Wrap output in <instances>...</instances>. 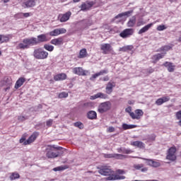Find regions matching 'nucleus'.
<instances>
[{"label": "nucleus", "instance_id": "33", "mask_svg": "<svg viewBox=\"0 0 181 181\" xmlns=\"http://www.w3.org/2000/svg\"><path fill=\"white\" fill-rule=\"evenodd\" d=\"M117 152H119V153H126L127 155H129V153H132L134 151L129 148H117Z\"/></svg>", "mask_w": 181, "mask_h": 181}, {"label": "nucleus", "instance_id": "55", "mask_svg": "<svg viewBox=\"0 0 181 181\" xmlns=\"http://www.w3.org/2000/svg\"><path fill=\"white\" fill-rule=\"evenodd\" d=\"M177 119H181V110L176 112Z\"/></svg>", "mask_w": 181, "mask_h": 181}, {"label": "nucleus", "instance_id": "29", "mask_svg": "<svg viewBox=\"0 0 181 181\" xmlns=\"http://www.w3.org/2000/svg\"><path fill=\"white\" fill-rule=\"evenodd\" d=\"M25 81H26V78H19L17 81L16 82L15 84V88H16V90H18V88H20V87H22V86H23V83H25Z\"/></svg>", "mask_w": 181, "mask_h": 181}, {"label": "nucleus", "instance_id": "48", "mask_svg": "<svg viewBox=\"0 0 181 181\" xmlns=\"http://www.w3.org/2000/svg\"><path fill=\"white\" fill-rule=\"evenodd\" d=\"M165 29H167V28L165 26V25H160L157 27V30H158V32L165 30Z\"/></svg>", "mask_w": 181, "mask_h": 181}, {"label": "nucleus", "instance_id": "43", "mask_svg": "<svg viewBox=\"0 0 181 181\" xmlns=\"http://www.w3.org/2000/svg\"><path fill=\"white\" fill-rule=\"evenodd\" d=\"M74 127L79 128V129H83L84 128V124L81 122H76L74 124Z\"/></svg>", "mask_w": 181, "mask_h": 181}, {"label": "nucleus", "instance_id": "19", "mask_svg": "<svg viewBox=\"0 0 181 181\" xmlns=\"http://www.w3.org/2000/svg\"><path fill=\"white\" fill-rule=\"evenodd\" d=\"M116 83L114 81H110L107 83L105 90H106V93L107 94H111L112 93V90L114 87H115Z\"/></svg>", "mask_w": 181, "mask_h": 181}, {"label": "nucleus", "instance_id": "18", "mask_svg": "<svg viewBox=\"0 0 181 181\" xmlns=\"http://www.w3.org/2000/svg\"><path fill=\"white\" fill-rule=\"evenodd\" d=\"M22 6L24 8H33L36 6V1L35 0H27L23 3Z\"/></svg>", "mask_w": 181, "mask_h": 181}, {"label": "nucleus", "instance_id": "16", "mask_svg": "<svg viewBox=\"0 0 181 181\" xmlns=\"http://www.w3.org/2000/svg\"><path fill=\"white\" fill-rule=\"evenodd\" d=\"M70 16H71V11H68L64 14L59 15V21L60 22H67L69 19H70Z\"/></svg>", "mask_w": 181, "mask_h": 181}, {"label": "nucleus", "instance_id": "63", "mask_svg": "<svg viewBox=\"0 0 181 181\" xmlns=\"http://www.w3.org/2000/svg\"><path fill=\"white\" fill-rule=\"evenodd\" d=\"M37 108L42 109V108H43V105L40 104L37 105Z\"/></svg>", "mask_w": 181, "mask_h": 181}, {"label": "nucleus", "instance_id": "7", "mask_svg": "<svg viewBox=\"0 0 181 181\" xmlns=\"http://www.w3.org/2000/svg\"><path fill=\"white\" fill-rule=\"evenodd\" d=\"M132 35H134L133 28H126L119 33V36L120 37H122V39L130 37V36H132Z\"/></svg>", "mask_w": 181, "mask_h": 181}, {"label": "nucleus", "instance_id": "20", "mask_svg": "<svg viewBox=\"0 0 181 181\" xmlns=\"http://www.w3.org/2000/svg\"><path fill=\"white\" fill-rule=\"evenodd\" d=\"M67 79V74L64 73L58 74L54 76V81H64Z\"/></svg>", "mask_w": 181, "mask_h": 181}, {"label": "nucleus", "instance_id": "22", "mask_svg": "<svg viewBox=\"0 0 181 181\" xmlns=\"http://www.w3.org/2000/svg\"><path fill=\"white\" fill-rule=\"evenodd\" d=\"M163 66L168 69L169 73H173V71H175V67H176V66L173 65V63L169 62H165Z\"/></svg>", "mask_w": 181, "mask_h": 181}, {"label": "nucleus", "instance_id": "56", "mask_svg": "<svg viewBox=\"0 0 181 181\" xmlns=\"http://www.w3.org/2000/svg\"><path fill=\"white\" fill-rule=\"evenodd\" d=\"M116 173H117V175H124L125 171L124 170H117Z\"/></svg>", "mask_w": 181, "mask_h": 181}, {"label": "nucleus", "instance_id": "24", "mask_svg": "<svg viewBox=\"0 0 181 181\" xmlns=\"http://www.w3.org/2000/svg\"><path fill=\"white\" fill-rule=\"evenodd\" d=\"M63 37H59L58 38L52 39L50 41L51 45H54V46H62L63 45Z\"/></svg>", "mask_w": 181, "mask_h": 181}, {"label": "nucleus", "instance_id": "45", "mask_svg": "<svg viewBox=\"0 0 181 181\" xmlns=\"http://www.w3.org/2000/svg\"><path fill=\"white\" fill-rule=\"evenodd\" d=\"M58 97L59 98H67V97H69V93L62 92L59 94Z\"/></svg>", "mask_w": 181, "mask_h": 181}, {"label": "nucleus", "instance_id": "62", "mask_svg": "<svg viewBox=\"0 0 181 181\" xmlns=\"http://www.w3.org/2000/svg\"><path fill=\"white\" fill-rule=\"evenodd\" d=\"M108 80H110V77H108V76H106L103 78V81H108Z\"/></svg>", "mask_w": 181, "mask_h": 181}, {"label": "nucleus", "instance_id": "57", "mask_svg": "<svg viewBox=\"0 0 181 181\" xmlns=\"http://www.w3.org/2000/svg\"><path fill=\"white\" fill-rule=\"evenodd\" d=\"M26 141V137L25 136H23L22 138L20 139V144H25Z\"/></svg>", "mask_w": 181, "mask_h": 181}, {"label": "nucleus", "instance_id": "61", "mask_svg": "<svg viewBox=\"0 0 181 181\" xmlns=\"http://www.w3.org/2000/svg\"><path fill=\"white\" fill-rule=\"evenodd\" d=\"M137 26H142L144 25V21L142 20H140L136 23Z\"/></svg>", "mask_w": 181, "mask_h": 181}, {"label": "nucleus", "instance_id": "34", "mask_svg": "<svg viewBox=\"0 0 181 181\" xmlns=\"http://www.w3.org/2000/svg\"><path fill=\"white\" fill-rule=\"evenodd\" d=\"M173 46L172 45H164L159 48L157 52H169V50H172Z\"/></svg>", "mask_w": 181, "mask_h": 181}, {"label": "nucleus", "instance_id": "10", "mask_svg": "<svg viewBox=\"0 0 181 181\" xmlns=\"http://www.w3.org/2000/svg\"><path fill=\"white\" fill-rule=\"evenodd\" d=\"M74 74H77V76H87L88 74V71L83 69L81 67H75L72 69Z\"/></svg>", "mask_w": 181, "mask_h": 181}, {"label": "nucleus", "instance_id": "50", "mask_svg": "<svg viewBox=\"0 0 181 181\" xmlns=\"http://www.w3.org/2000/svg\"><path fill=\"white\" fill-rule=\"evenodd\" d=\"M125 111L128 112L130 117H131V114H134V112H132V107L131 106L127 107L125 109Z\"/></svg>", "mask_w": 181, "mask_h": 181}, {"label": "nucleus", "instance_id": "2", "mask_svg": "<svg viewBox=\"0 0 181 181\" xmlns=\"http://www.w3.org/2000/svg\"><path fill=\"white\" fill-rule=\"evenodd\" d=\"M33 56H34L35 59H37V60H45L49 57V52L42 48H36L34 49Z\"/></svg>", "mask_w": 181, "mask_h": 181}, {"label": "nucleus", "instance_id": "32", "mask_svg": "<svg viewBox=\"0 0 181 181\" xmlns=\"http://www.w3.org/2000/svg\"><path fill=\"white\" fill-rule=\"evenodd\" d=\"M88 119H97V112L95 111L90 110L87 113Z\"/></svg>", "mask_w": 181, "mask_h": 181}, {"label": "nucleus", "instance_id": "11", "mask_svg": "<svg viewBox=\"0 0 181 181\" xmlns=\"http://www.w3.org/2000/svg\"><path fill=\"white\" fill-rule=\"evenodd\" d=\"M144 116V111L141 109H136L134 113H131L132 119H141V117Z\"/></svg>", "mask_w": 181, "mask_h": 181}, {"label": "nucleus", "instance_id": "9", "mask_svg": "<svg viewBox=\"0 0 181 181\" xmlns=\"http://www.w3.org/2000/svg\"><path fill=\"white\" fill-rule=\"evenodd\" d=\"M37 38L33 37V39H35V45H39V43H43L45 42H47L49 40L47 39V37L46 36V34H41L37 35Z\"/></svg>", "mask_w": 181, "mask_h": 181}, {"label": "nucleus", "instance_id": "35", "mask_svg": "<svg viewBox=\"0 0 181 181\" xmlns=\"http://www.w3.org/2000/svg\"><path fill=\"white\" fill-rule=\"evenodd\" d=\"M84 57H87V49L86 48L80 50L78 59H84Z\"/></svg>", "mask_w": 181, "mask_h": 181}, {"label": "nucleus", "instance_id": "54", "mask_svg": "<svg viewBox=\"0 0 181 181\" xmlns=\"http://www.w3.org/2000/svg\"><path fill=\"white\" fill-rule=\"evenodd\" d=\"M97 77H100V76L98 75V73H96L92 75V76L90 78V80L91 81L95 80V78H97Z\"/></svg>", "mask_w": 181, "mask_h": 181}, {"label": "nucleus", "instance_id": "4", "mask_svg": "<svg viewBox=\"0 0 181 181\" xmlns=\"http://www.w3.org/2000/svg\"><path fill=\"white\" fill-rule=\"evenodd\" d=\"M176 146H173V147H170L168 151L166 156V159L168 160H172L173 162L175 161L177 158L176 157Z\"/></svg>", "mask_w": 181, "mask_h": 181}, {"label": "nucleus", "instance_id": "58", "mask_svg": "<svg viewBox=\"0 0 181 181\" xmlns=\"http://www.w3.org/2000/svg\"><path fill=\"white\" fill-rule=\"evenodd\" d=\"M18 121H25L26 119V117H25V116H18Z\"/></svg>", "mask_w": 181, "mask_h": 181}, {"label": "nucleus", "instance_id": "31", "mask_svg": "<svg viewBox=\"0 0 181 181\" xmlns=\"http://www.w3.org/2000/svg\"><path fill=\"white\" fill-rule=\"evenodd\" d=\"M131 145H132V146H137V148H140V149L145 148V144L139 141H133Z\"/></svg>", "mask_w": 181, "mask_h": 181}, {"label": "nucleus", "instance_id": "27", "mask_svg": "<svg viewBox=\"0 0 181 181\" xmlns=\"http://www.w3.org/2000/svg\"><path fill=\"white\" fill-rule=\"evenodd\" d=\"M59 155H60L59 152L54 153L53 152V151L50 150L47 152L46 156L49 159H53L54 158H57V156H59Z\"/></svg>", "mask_w": 181, "mask_h": 181}, {"label": "nucleus", "instance_id": "52", "mask_svg": "<svg viewBox=\"0 0 181 181\" xmlns=\"http://www.w3.org/2000/svg\"><path fill=\"white\" fill-rule=\"evenodd\" d=\"M146 71L147 74H152V73H153V71H155V69L152 67H150V68L146 69Z\"/></svg>", "mask_w": 181, "mask_h": 181}, {"label": "nucleus", "instance_id": "64", "mask_svg": "<svg viewBox=\"0 0 181 181\" xmlns=\"http://www.w3.org/2000/svg\"><path fill=\"white\" fill-rule=\"evenodd\" d=\"M180 120L178 122V125H180V127H181V119H180Z\"/></svg>", "mask_w": 181, "mask_h": 181}, {"label": "nucleus", "instance_id": "26", "mask_svg": "<svg viewBox=\"0 0 181 181\" xmlns=\"http://www.w3.org/2000/svg\"><path fill=\"white\" fill-rule=\"evenodd\" d=\"M133 168L136 169V170H141L143 173L148 172V167H144V164H134Z\"/></svg>", "mask_w": 181, "mask_h": 181}, {"label": "nucleus", "instance_id": "12", "mask_svg": "<svg viewBox=\"0 0 181 181\" xmlns=\"http://www.w3.org/2000/svg\"><path fill=\"white\" fill-rule=\"evenodd\" d=\"M93 6H94V1H86L85 3H83L80 8H81V11H90V9H91V8H93Z\"/></svg>", "mask_w": 181, "mask_h": 181}, {"label": "nucleus", "instance_id": "30", "mask_svg": "<svg viewBox=\"0 0 181 181\" xmlns=\"http://www.w3.org/2000/svg\"><path fill=\"white\" fill-rule=\"evenodd\" d=\"M152 26H153V23H151L146 25V26L143 27L141 29L139 30V35H142V33H145V32H148V30H149V29H151Z\"/></svg>", "mask_w": 181, "mask_h": 181}, {"label": "nucleus", "instance_id": "51", "mask_svg": "<svg viewBox=\"0 0 181 181\" xmlns=\"http://www.w3.org/2000/svg\"><path fill=\"white\" fill-rule=\"evenodd\" d=\"M108 74V70L104 69L101 70L100 72H98V76H104V74Z\"/></svg>", "mask_w": 181, "mask_h": 181}, {"label": "nucleus", "instance_id": "3", "mask_svg": "<svg viewBox=\"0 0 181 181\" xmlns=\"http://www.w3.org/2000/svg\"><path fill=\"white\" fill-rule=\"evenodd\" d=\"M100 50H102L103 54H108L110 53L115 54V52H114V49H112V46H111V44H102L100 45Z\"/></svg>", "mask_w": 181, "mask_h": 181}, {"label": "nucleus", "instance_id": "14", "mask_svg": "<svg viewBox=\"0 0 181 181\" xmlns=\"http://www.w3.org/2000/svg\"><path fill=\"white\" fill-rule=\"evenodd\" d=\"M0 86H6L7 88H5V91L11 88L12 86V79L11 78L5 77L3 81L0 82Z\"/></svg>", "mask_w": 181, "mask_h": 181}, {"label": "nucleus", "instance_id": "23", "mask_svg": "<svg viewBox=\"0 0 181 181\" xmlns=\"http://www.w3.org/2000/svg\"><path fill=\"white\" fill-rule=\"evenodd\" d=\"M125 179V176L119 175H110L107 178L106 180H122Z\"/></svg>", "mask_w": 181, "mask_h": 181}, {"label": "nucleus", "instance_id": "44", "mask_svg": "<svg viewBox=\"0 0 181 181\" xmlns=\"http://www.w3.org/2000/svg\"><path fill=\"white\" fill-rule=\"evenodd\" d=\"M156 139V135H155V134H153L148 137L147 141L148 142H153V141H155Z\"/></svg>", "mask_w": 181, "mask_h": 181}, {"label": "nucleus", "instance_id": "6", "mask_svg": "<svg viewBox=\"0 0 181 181\" xmlns=\"http://www.w3.org/2000/svg\"><path fill=\"white\" fill-rule=\"evenodd\" d=\"M109 110H111V103L105 102L99 105L98 111L100 114H104V112H107Z\"/></svg>", "mask_w": 181, "mask_h": 181}, {"label": "nucleus", "instance_id": "21", "mask_svg": "<svg viewBox=\"0 0 181 181\" xmlns=\"http://www.w3.org/2000/svg\"><path fill=\"white\" fill-rule=\"evenodd\" d=\"M165 54H166V52L154 54L152 57V60H153L152 63L156 64V63H158V62H159V60H160V59H163V57H165Z\"/></svg>", "mask_w": 181, "mask_h": 181}, {"label": "nucleus", "instance_id": "28", "mask_svg": "<svg viewBox=\"0 0 181 181\" xmlns=\"http://www.w3.org/2000/svg\"><path fill=\"white\" fill-rule=\"evenodd\" d=\"M136 24V17L135 16H132L127 22V28H134Z\"/></svg>", "mask_w": 181, "mask_h": 181}, {"label": "nucleus", "instance_id": "37", "mask_svg": "<svg viewBox=\"0 0 181 181\" xmlns=\"http://www.w3.org/2000/svg\"><path fill=\"white\" fill-rule=\"evenodd\" d=\"M134 49L133 45H127L119 49V52H128V50H132Z\"/></svg>", "mask_w": 181, "mask_h": 181}, {"label": "nucleus", "instance_id": "39", "mask_svg": "<svg viewBox=\"0 0 181 181\" xmlns=\"http://www.w3.org/2000/svg\"><path fill=\"white\" fill-rule=\"evenodd\" d=\"M132 12H133L132 11H126L124 13H121L117 16H116L115 18L118 19L119 18H122V16H129L131 15V13H132Z\"/></svg>", "mask_w": 181, "mask_h": 181}, {"label": "nucleus", "instance_id": "49", "mask_svg": "<svg viewBox=\"0 0 181 181\" xmlns=\"http://www.w3.org/2000/svg\"><path fill=\"white\" fill-rule=\"evenodd\" d=\"M160 166V163L158 161L153 160L152 168H159Z\"/></svg>", "mask_w": 181, "mask_h": 181}, {"label": "nucleus", "instance_id": "25", "mask_svg": "<svg viewBox=\"0 0 181 181\" xmlns=\"http://www.w3.org/2000/svg\"><path fill=\"white\" fill-rule=\"evenodd\" d=\"M97 98H103V100H105L108 98V95L105 93H98L97 94L92 95L90 98V100H97Z\"/></svg>", "mask_w": 181, "mask_h": 181}, {"label": "nucleus", "instance_id": "5", "mask_svg": "<svg viewBox=\"0 0 181 181\" xmlns=\"http://www.w3.org/2000/svg\"><path fill=\"white\" fill-rule=\"evenodd\" d=\"M98 173L103 176H111V175L114 173V171H112L110 167L104 165L99 168Z\"/></svg>", "mask_w": 181, "mask_h": 181}, {"label": "nucleus", "instance_id": "1", "mask_svg": "<svg viewBox=\"0 0 181 181\" xmlns=\"http://www.w3.org/2000/svg\"><path fill=\"white\" fill-rule=\"evenodd\" d=\"M36 40L33 37L30 38H25L23 40L21 43H19L16 47L18 50H25V49H29L30 46H35V43Z\"/></svg>", "mask_w": 181, "mask_h": 181}, {"label": "nucleus", "instance_id": "17", "mask_svg": "<svg viewBox=\"0 0 181 181\" xmlns=\"http://www.w3.org/2000/svg\"><path fill=\"white\" fill-rule=\"evenodd\" d=\"M105 158H115V159H125L127 158V156L122 155V154H104Z\"/></svg>", "mask_w": 181, "mask_h": 181}, {"label": "nucleus", "instance_id": "13", "mask_svg": "<svg viewBox=\"0 0 181 181\" xmlns=\"http://www.w3.org/2000/svg\"><path fill=\"white\" fill-rule=\"evenodd\" d=\"M37 136H39V132H34L28 140L24 141V145H30V144H33V142L36 141V138H37Z\"/></svg>", "mask_w": 181, "mask_h": 181}, {"label": "nucleus", "instance_id": "59", "mask_svg": "<svg viewBox=\"0 0 181 181\" xmlns=\"http://www.w3.org/2000/svg\"><path fill=\"white\" fill-rule=\"evenodd\" d=\"M30 13H23V18H29Z\"/></svg>", "mask_w": 181, "mask_h": 181}, {"label": "nucleus", "instance_id": "41", "mask_svg": "<svg viewBox=\"0 0 181 181\" xmlns=\"http://www.w3.org/2000/svg\"><path fill=\"white\" fill-rule=\"evenodd\" d=\"M44 49L47 50V52H53V50H54V47L49 44H45L44 45Z\"/></svg>", "mask_w": 181, "mask_h": 181}, {"label": "nucleus", "instance_id": "46", "mask_svg": "<svg viewBox=\"0 0 181 181\" xmlns=\"http://www.w3.org/2000/svg\"><path fill=\"white\" fill-rule=\"evenodd\" d=\"M143 160H146V163L148 166H152V165H153V160H152V159L143 158Z\"/></svg>", "mask_w": 181, "mask_h": 181}, {"label": "nucleus", "instance_id": "42", "mask_svg": "<svg viewBox=\"0 0 181 181\" xmlns=\"http://www.w3.org/2000/svg\"><path fill=\"white\" fill-rule=\"evenodd\" d=\"M66 169H69V167L67 165H62V166H59L56 167L53 169L54 172H59L60 170H66Z\"/></svg>", "mask_w": 181, "mask_h": 181}, {"label": "nucleus", "instance_id": "15", "mask_svg": "<svg viewBox=\"0 0 181 181\" xmlns=\"http://www.w3.org/2000/svg\"><path fill=\"white\" fill-rule=\"evenodd\" d=\"M170 100V97L169 96H163L162 98H160L156 100L155 104L156 105H162L163 104H165V103H168V101Z\"/></svg>", "mask_w": 181, "mask_h": 181}, {"label": "nucleus", "instance_id": "53", "mask_svg": "<svg viewBox=\"0 0 181 181\" xmlns=\"http://www.w3.org/2000/svg\"><path fill=\"white\" fill-rule=\"evenodd\" d=\"M53 124V119H50L46 122L47 127H52Z\"/></svg>", "mask_w": 181, "mask_h": 181}, {"label": "nucleus", "instance_id": "40", "mask_svg": "<svg viewBox=\"0 0 181 181\" xmlns=\"http://www.w3.org/2000/svg\"><path fill=\"white\" fill-rule=\"evenodd\" d=\"M9 177L11 180H16V179H19V177H21V175H19V173L14 172L11 173Z\"/></svg>", "mask_w": 181, "mask_h": 181}, {"label": "nucleus", "instance_id": "47", "mask_svg": "<svg viewBox=\"0 0 181 181\" xmlns=\"http://www.w3.org/2000/svg\"><path fill=\"white\" fill-rule=\"evenodd\" d=\"M14 18L16 19H23V13H18L15 14Z\"/></svg>", "mask_w": 181, "mask_h": 181}, {"label": "nucleus", "instance_id": "38", "mask_svg": "<svg viewBox=\"0 0 181 181\" xmlns=\"http://www.w3.org/2000/svg\"><path fill=\"white\" fill-rule=\"evenodd\" d=\"M122 127L124 131H127V129H133V128H136V125L135 124H127L125 123H124Z\"/></svg>", "mask_w": 181, "mask_h": 181}, {"label": "nucleus", "instance_id": "8", "mask_svg": "<svg viewBox=\"0 0 181 181\" xmlns=\"http://www.w3.org/2000/svg\"><path fill=\"white\" fill-rule=\"evenodd\" d=\"M66 32H67V30H66L65 28H57L53 30L52 31H50L48 35H49V36H59V35H63L64 33H66Z\"/></svg>", "mask_w": 181, "mask_h": 181}, {"label": "nucleus", "instance_id": "36", "mask_svg": "<svg viewBox=\"0 0 181 181\" xmlns=\"http://www.w3.org/2000/svg\"><path fill=\"white\" fill-rule=\"evenodd\" d=\"M8 42H9V37L8 35H0V45L8 43Z\"/></svg>", "mask_w": 181, "mask_h": 181}, {"label": "nucleus", "instance_id": "60", "mask_svg": "<svg viewBox=\"0 0 181 181\" xmlns=\"http://www.w3.org/2000/svg\"><path fill=\"white\" fill-rule=\"evenodd\" d=\"M114 131H115V129L113 127H110L107 129V132H114Z\"/></svg>", "mask_w": 181, "mask_h": 181}]
</instances>
